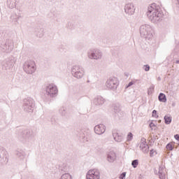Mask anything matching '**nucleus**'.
<instances>
[{"mask_svg":"<svg viewBox=\"0 0 179 179\" xmlns=\"http://www.w3.org/2000/svg\"><path fill=\"white\" fill-rule=\"evenodd\" d=\"M155 174H157V171H155Z\"/></svg>","mask_w":179,"mask_h":179,"instance_id":"41","label":"nucleus"},{"mask_svg":"<svg viewBox=\"0 0 179 179\" xmlns=\"http://www.w3.org/2000/svg\"><path fill=\"white\" fill-rule=\"evenodd\" d=\"M140 34L141 37L145 40H152L153 38V34H152V27L149 24H143L140 27Z\"/></svg>","mask_w":179,"mask_h":179,"instance_id":"3","label":"nucleus"},{"mask_svg":"<svg viewBox=\"0 0 179 179\" xmlns=\"http://www.w3.org/2000/svg\"><path fill=\"white\" fill-rule=\"evenodd\" d=\"M126 176H127V172H123L122 174H120L119 178L125 179Z\"/></svg>","mask_w":179,"mask_h":179,"instance_id":"33","label":"nucleus"},{"mask_svg":"<svg viewBox=\"0 0 179 179\" xmlns=\"http://www.w3.org/2000/svg\"><path fill=\"white\" fill-rule=\"evenodd\" d=\"M87 179H100V171L96 169L90 170L87 173Z\"/></svg>","mask_w":179,"mask_h":179,"instance_id":"11","label":"nucleus"},{"mask_svg":"<svg viewBox=\"0 0 179 179\" xmlns=\"http://www.w3.org/2000/svg\"><path fill=\"white\" fill-rule=\"evenodd\" d=\"M94 132L96 135H103L106 132V126L104 124H97L94 127Z\"/></svg>","mask_w":179,"mask_h":179,"instance_id":"13","label":"nucleus"},{"mask_svg":"<svg viewBox=\"0 0 179 179\" xmlns=\"http://www.w3.org/2000/svg\"><path fill=\"white\" fill-rule=\"evenodd\" d=\"M166 149L168 150H173V145H171V143H168L166 145Z\"/></svg>","mask_w":179,"mask_h":179,"instance_id":"32","label":"nucleus"},{"mask_svg":"<svg viewBox=\"0 0 179 179\" xmlns=\"http://www.w3.org/2000/svg\"><path fill=\"white\" fill-rule=\"evenodd\" d=\"M22 15H19L16 13H14L10 16L12 22H14L15 23H17V22H19V19H20Z\"/></svg>","mask_w":179,"mask_h":179,"instance_id":"21","label":"nucleus"},{"mask_svg":"<svg viewBox=\"0 0 179 179\" xmlns=\"http://www.w3.org/2000/svg\"><path fill=\"white\" fill-rule=\"evenodd\" d=\"M71 74L77 79H82L85 75V69L79 65L73 66L71 69Z\"/></svg>","mask_w":179,"mask_h":179,"instance_id":"6","label":"nucleus"},{"mask_svg":"<svg viewBox=\"0 0 179 179\" xmlns=\"http://www.w3.org/2000/svg\"><path fill=\"white\" fill-rule=\"evenodd\" d=\"M152 92H153V87H150L148 89V94H152Z\"/></svg>","mask_w":179,"mask_h":179,"instance_id":"36","label":"nucleus"},{"mask_svg":"<svg viewBox=\"0 0 179 179\" xmlns=\"http://www.w3.org/2000/svg\"><path fill=\"white\" fill-rule=\"evenodd\" d=\"M23 69L26 73L28 75H33L36 72L37 67L36 66V63L34 61H27L23 64Z\"/></svg>","mask_w":179,"mask_h":179,"instance_id":"5","label":"nucleus"},{"mask_svg":"<svg viewBox=\"0 0 179 179\" xmlns=\"http://www.w3.org/2000/svg\"><path fill=\"white\" fill-rule=\"evenodd\" d=\"M174 138H175V139H176V141H179V134H176V135L174 136Z\"/></svg>","mask_w":179,"mask_h":179,"instance_id":"39","label":"nucleus"},{"mask_svg":"<svg viewBox=\"0 0 179 179\" xmlns=\"http://www.w3.org/2000/svg\"><path fill=\"white\" fill-rule=\"evenodd\" d=\"M132 85H134V82L131 81L130 83H129V84L127 85V88L128 87H131V86H132Z\"/></svg>","mask_w":179,"mask_h":179,"instance_id":"38","label":"nucleus"},{"mask_svg":"<svg viewBox=\"0 0 179 179\" xmlns=\"http://www.w3.org/2000/svg\"><path fill=\"white\" fill-rule=\"evenodd\" d=\"M15 155L21 160H23L26 157V152L23 150H16Z\"/></svg>","mask_w":179,"mask_h":179,"instance_id":"18","label":"nucleus"},{"mask_svg":"<svg viewBox=\"0 0 179 179\" xmlns=\"http://www.w3.org/2000/svg\"><path fill=\"white\" fill-rule=\"evenodd\" d=\"M177 64H179V61H177Z\"/></svg>","mask_w":179,"mask_h":179,"instance_id":"43","label":"nucleus"},{"mask_svg":"<svg viewBox=\"0 0 179 179\" xmlns=\"http://www.w3.org/2000/svg\"><path fill=\"white\" fill-rule=\"evenodd\" d=\"M140 149L144 153H149V145H148V144H146V138H141V143L140 144Z\"/></svg>","mask_w":179,"mask_h":179,"instance_id":"14","label":"nucleus"},{"mask_svg":"<svg viewBox=\"0 0 179 179\" xmlns=\"http://www.w3.org/2000/svg\"><path fill=\"white\" fill-rule=\"evenodd\" d=\"M59 113L61 114V115L65 117V115H66V108L61 107L59 110Z\"/></svg>","mask_w":179,"mask_h":179,"instance_id":"27","label":"nucleus"},{"mask_svg":"<svg viewBox=\"0 0 179 179\" xmlns=\"http://www.w3.org/2000/svg\"><path fill=\"white\" fill-rule=\"evenodd\" d=\"M138 164H139V160L138 159H134L131 162V166L134 169H136L138 167Z\"/></svg>","mask_w":179,"mask_h":179,"instance_id":"29","label":"nucleus"},{"mask_svg":"<svg viewBox=\"0 0 179 179\" xmlns=\"http://www.w3.org/2000/svg\"><path fill=\"white\" fill-rule=\"evenodd\" d=\"M116 158L117 155H115V152H114L113 151H110L107 155V160L109 163H114Z\"/></svg>","mask_w":179,"mask_h":179,"instance_id":"16","label":"nucleus"},{"mask_svg":"<svg viewBox=\"0 0 179 179\" xmlns=\"http://www.w3.org/2000/svg\"><path fill=\"white\" fill-rule=\"evenodd\" d=\"M164 122L166 124V125H169V124H171V117L169 116V115H166L164 117Z\"/></svg>","mask_w":179,"mask_h":179,"instance_id":"26","label":"nucleus"},{"mask_svg":"<svg viewBox=\"0 0 179 179\" xmlns=\"http://www.w3.org/2000/svg\"><path fill=\"white\" fill-rule=\"evenodd\" d=\"M143 69L144 71H145V72H149V71H150V66H149L148 64L144 65Z\"/></svg>","mask_w":179,"mask_h":179,"instance_id":"30","label":"nucleus"},{"mask_svg":"<svg viewBox=\"0 0 179 179\" xmlns=\"http://www.w3.org/2000/svg\"><path fill=\"white\" fill-rule=\"evenodd\" d=\"M113 138L115 139V142H122L124 139V136H122V134H120L117 132H113Z\"/></svg>","mask_w":179,"mask_h":179,"instance_id":"19","label":"nucleus"},{"mask_svg":"<svg viewBox=\"0 0 179 179\" xmlns=\"http://www.w3.org/2000/svg\"><path fill=\"white\" fill-rule=\"evenodd\" d=\"M158 122H162V120H159Z\"/></svg>","mask_w":179,"mask_h":179,"instance_id":"42","label":"nucleus"},{"mask_svg":"<svg viewBox=\"0 0 179 179\" xmlns=\"http://www.w3.org/2000/svg\"><path fill=\"white\" fill-rule=\"evenodd\" d=\"M158 99L162 103H166V101H167V97H166V94L163 93L159 94Z\"/></svg>","mask_w":179,"mask_h":179,"instance_id":"25","label":"nucleus"},{"mask_svg":"<svg viewBox=\"0 0 179 179\" xmlns=\"http://www.w3.org/2000/svg\"><path fill=\"white\" fill-rule=\"evenodd\" d=\"M51 121H52V124H55V122H54V118H52Z\"/></svg>","mask_w":179,"mask_h":179,"instance_id":"40","label":"nucleus"},{"mask_svg":"<svg viewBox=\"0 0 179 179\" xmlns=\"http://www.w3.org/2000/svg\"><path fill=\"white\" fill-rule=\"evenodd\" d=\"M59 179H72V176H71L69 173H64Z\"/></svg>","mask_w":179,"mask_h":179,"instance_id":"28","label":"nucleus"},{"mask_svg":"<svg viewBox=\"0 0 179 179\" xmlns=\"http://www.w3.org/2000/svg\"><path fill=\"white\" fill-rule=\"evenodd\" d=\"M17 138L22 143H27V142H31L34 139V134L33 131L30 129H20L17 133Z\"/></svg>","mask_w":179,"mask_h":179,"instance_id":"2","label":"nucleus"},{"mask_svg":"<svg viewBox=\"0 0 179 179\" xmlns=\"http://www.w3.org/2000/svg\"><path fill=\"white\" fill-rule=\"evenodd\" d=\"M157 110H152V117L157 118L159 117V115H157Z\"/></svg>","mask_w":179,"mask_h":179,"instance_id":"34","label":"nucleus"},{"mask_svg":"<svg viewBox=\"0 0 179 179\" xmlns=\"http://www.w3.org/2000/svg\"><path fill=\"white\" fill-rule=\"evenodd\" d=\"M155 150H151L150 152V157H153V155L155 153Z\"/></svg>","mask_w":179,"mask_h":179,"instance_id":"37","label":"nucleus"},{"mask_svg":"<svg viewBox=\"0 0 179 179\" xmlns=\"http://www.w3.org/2000/svg\"><path fill=\"white\" fill-rule=\"evenodd\" d=\"M45 92L48 96L55 97L58 94V88H57V85L50 84L46 87Z\"/></svg>","mask_w":179,"mask_h":179,"instance_id":"10","label":"nucleus"},{"mask_svg":"<svg viewBox=\"0 0 179 179\" xmlns=\"http://www.w3.org/2000/svg\"><path fill=\"white\" fill-rule=\"evenodd\" d=\"M90 59H101L103 58V52L99 49H92L87 52Z\"/></svg>","mask_w":179,"mask_h":179,"instance_id":"8","label":"nucleus"},{"mask_svg":"<svg viewBox=\"0 0 179 179\" xmlns=\"http://www.w3.org/2000/svg\"><path fill=\"white\" fill-rule=\"evenodd\" d=\"M134 138V135L132 134V133H129L127 135V141H132Z\"/></svg>","mask_w":179,"mask_h":179,"instance_id":"31","label":"nucleus"},{"mask_svg":"<svg viewBox=\"0 0 179 179\" xmlns=\"http://www.w3.org/2000/svg\"><path fill=\"white\" fill-rule=\"evenodd\" d=\"M106 101L102 96H97L94 98L93 103L95 106H103V103Z\"/></svg>","mask_w":179,"mask_h":179,"instance_id":"17","label":"nucleus"},{"mask_svg":"<svg viewBox=\"0 0 179 179\" xmlns=\"http://www.w3.org/2000/svg\"><path fill=\"white\" fill-rule=\"evenodd\" d=\"M106 86L110 90H117V87H118V79L115 77L109 78L106 83Z\"/></svg>","mask_w":179,"mask_h":179,"instance_id":"9","label":"nucleus"},{"mask_svg":"<svg viewBox=\"0 0 179 179\" xmlns=\"http://www.w3.org/2000/svg\"><path fill=\"white\" fill-rule=\"evenodd\" d=\"M3 69L8 71V69H10L12 66H13V60H10V59H7L2 63Z\"/></svg>","mask_w":179,"mask_h":179,"instance_id":"15","label":"nucleus"},{"mask_svg":"<svg viewBox=\"0 0 179 179\" xmlns=\"http://www.w3.org/2000/svg\"><path fill=\"white\" fill-rule=\"evenodd\" d=\"M15 48V43L12 40H7L6 42H3L0 45V49L3 52H12Z\"/></svg>","mask_w":179,"mask_h":179,"instance_id":"7","label":"nucleus"},{"mask_svg":"<svg viewBox=\"0 0 179 179\" xmlns=\"http://www.w3.org/2000/svg\"><path fill=\"white\" fill-rule=\"evenodd\" d=\"M124 12L129 16H132L135 13V6L134 3H129L124 6Z\"/></svg>","mask_w":179,"mask_h":179,"instance_id":"12","label":"nucleus"},{"mask_svg":"<svg viewBox=\"0 0 179 179\" xmlns=\"http://www.w3.org/2000/svg\"><path fill=\"white\" fill-rule=\"evenodd\" d=\"M164 169H166V167L161 166L159 168V177L160 179H166V173L164 172Z\"/></svg>","mask_w":179,"mask_h":179,"instance_id":"20","label":"nucleus"},{"mask_svg":"<svg viewBox=\"0 0 179 179\" xmlns=\"http://www.w3.org/2000/svg\"><path fill=\"white\" fill-rule=\"evenodd\" d=\"M87 83H89V82H90V81L87 80Z\"/></svg>","mask_w":179,"mask_h":179,"instance_id":"44","label":"nucleus"},{"mask_svg":"<svg viewBox=\"0 0 179 179\" xmlns=\"http://www.w3.org/2000/svg\"><path fill=\"white\" fill-rule=\"evenodd\" d=\"M7 5L10 9L16 8V1L7 0Z\"/></svg>","mask_w":179,"mask_h":179,"instance_id":"24","label":"nucleus"},{"mask_svg":"<svg viewBox=\"0 0 179 179\" xmlns=\"http://www.w3.org/2000/svg\"><path fill=\"white\" fill-rule=\"evenodd\" d=\"M146 15L152 23L160 22L164 15L160 8L156 6V3H152L151 6H148Z\"/></svg>","mask_w":179,"mask_h":179,"instance_id":"1","label":"nucleus"},{"mask_svg":"<svg viewBox=\"0 0 179 179\" xmlns=\"http://www.w3.org/2000/svg\"><path fill=\"white\" fill-rule=\"evenodd\" d=\"M113 110H114V113H115V114H117L119 117H121L122 114H124V113L121 111V108H120L119 106H115L113 108Z\"/></svg>","mask_w":179,"mask_h":179,"instance_id":"22","label":"nucleus"},{"mask_svg":"<svg viewBox=\"0 0 179 179\" xmlns=\"http://www.w3.org/2000/svg\"><path fill=\"white\" fill-rule=\"evenodd\" d=\"M6 155H8L6 150L0 147V162H1L2 159H3Z\"/></svg>","mask_w":179,"mask_h":179,"instance_id":"23","label":"nucleus"},{"mask_svg":"<svg viewBox=\"0 0 179 179\" xmlns=\"http://www.w3.org/2000/svg\"><path fill=\"white\" fill-rule=\"evenodd\" d=\"M13 1H15V0H13Z\"/></svg>","mask_w":179,"mask_h":179,"instance_id":"45","label":"nucleus"},{"mask_svg":"<svg viewBox=\"0 0 179 179\" xmlns=\"http://www.w3.org/2000/svg\"><path fill=\"white\" fill-rule=\"evenodd\" d=\"M150 127L152 129H156V124H155V123H153V122H150Z\"/></svg>","mask_w":179,"mask_h":179,"instance_id":"35","label":"nucleus"},{"mask_svg":"<svg viewBox=\"0 0 179 179\" xmlns=\"http://www.w3.org/2000/svg\"><path fill=\"white\" fill-rule=\"evenodd\" d=\"M36 103H34V99L31 97L24 99L22 102V110L25 113H31L34 110Z\"/></svg>","mask_w":179,"mask_h":179,"instance_id":"4","label":"nucleus"}]
</instances>
